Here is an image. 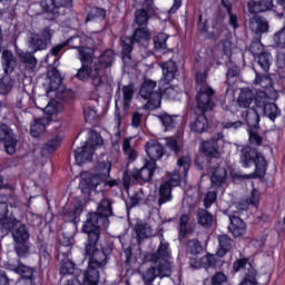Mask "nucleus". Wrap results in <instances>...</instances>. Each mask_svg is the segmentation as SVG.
I'll use <instances>...</instances> for the list:
<instances>
[{"mask_svg":"<svg viewBox=\"0 0 285 285\" xmlns=\"http://www.w3.org/2000/svg\"><path fill=\"white\" fill-rule=\"evenodd\" d=\"M85 257L88 259V267L85 271V285H99L101 268L108 265V254L104 249L97 248L101 234L85 232Z\"/></svg>","mask_w":285,"mask_h":285,"instance_id":"nucleus-1","label":"nucleus"},{"mask_svg":"<svg viewBox=\"0 0 285 285\" xmlns=\"http://www.w3.org/2000/svg\"><path fill=\"white\" fill-rule=\"evenodd\" d=\"M78 49V59L81 63V67L77 70L75 75L78 81H88L90 79L94 88H100L106 83V76L99 73L98 67H95V51L88 47H73Z\"/></svg>","mask_w":285,"mask_h":285,"instance_id":"nucleus-2","label":"nucleus"},{"mask_svg":"<svg viewBox=\"0 0 285 285\" xmlns=\"http://www.w3.org/2000/svg\"><path fill=\"white\" fill-rule=\"evenodd\" d=\"M110 217H115L112 200L104 198L98 203L96 212L87 214L81 232L101 234L102 228L107 230L110 226Z\"/></svg>","mask_w":285,"mask_h":285,"instance_id":"nucleus-3","label":"nucleus"},{"mask_svg":"<svg viewBox=\"0 0 285 285\" xmlns=\"http://www.w3.org/2000/svg\"><path fill=\"white\" fill-rule=\"evenodd\" d=\"M254 86H259L264 90L273 88V78L271 77V66H273V55L271 52H262L254 58Z\"/></svg>","mask_w":285,"mask_h":285,"instance_id":"nucleus-4","label":"nucleus"},{"mask_svg":"<svg viewBox=\"0 0 285 285\" xmlns=\"http://www.w3.org/2000/svg\"><path fill=\"white\" fill-rule=\"evenodd\" d=\"M206 79V72H196V104L198 110H203V112H210V110L215 108V89L208 85Z\"/></svg>","mask_w":285,"mask_h":285,"instance_id":"nucleus-5","label":"nucleus"},{"mask_svg":"<svg viewBox=\"0 0 285 285\" xmlns=\"http://www.w3.org/2000/svg\"><path fill=\"white\" fill-rule=\"evenodd\" d=\"M240 164L243 168L255 166V171L248 175L249 179H257L266 175V158L257 149L247 146L240 150Z\"/></svg>","mask_w":285,"mask_h":285,"instance_id":"nucleus-6","label":"nucleus"},{"mask_svg":"<svg viewBox=\"0 0 285 285\" xmlns=\"http://www.w3.org/2000/svg\"><path fill=\"white\" fill-rule=\"evenodd\" d=\"M163 79L158 82V90L160 91V97H167L168 99H175L177 97V91L175 87L170 85V81H174L175 77H177V62L173 60H168L163 62Z\"/></svg>","mask_w":285,"mask_h":285,"instance_id":"nucleus-7","label":"nucleus"},{"mask_svg":"<svg viewBox=\"0 0 285 285\" xmlns=\"http://www.w3.org/2000/svg\"><path fill=\"white\" fill-rule=\"evenodd\" d=\"M2 68L4 76L0 78V95H9L12 91V86H14V80H12V72L17 68V58L12 51L6 49L2 51Z\"/></svg>","mask_w":285,"mask_h":285,"instance_id":"nucleus-8","label":"nucleus"},{"mask_svg":"<svg viewBox=\"0 0 285 285\" xmlns=\"http://www.w3.org/2000/svg\"><path fill=\"white\" fill-rule=\"evenodd\" d=\"M157 88V81L151 79H145L140 86L139 95L141 99H145L147 104H145V110H157V108H161V94Z\"/></svg>","mask_w":285,"mask_h":285,"instance_id":"nucleus-9","label":"nucleus"},{"mask_svg":"<svg viewBox=\"0 0 285 285\" xmlns=\"http://www.w3.org/2000/svg\"><path fill=\"white\" fill-rule=\"evenodd\" d=\"M224 142V134L218 132L212 139L203 141L200 146L202 153L209 159H218L219 144Z\"/></svg>","mask_w":285,"mask_h":285,"instance_id":"nucleus-10","label":"nucleus"},{"mask_svg":"<svg viewBox=\"0 0 285 285\" xmlns=\"http://www.w3.org/2000/svg\"><path fill=\"white\" fill-rule=\"evenodd\" d=\"M0 141L4 144V150L8 155H14L17 153V137L10 126L6 124L0 125Z\"/></svg>","mask_w":285,"mask_h":285,"instance_id":"nucleus-11","label":"nucleus"},{"mask_svg":"<svg viewBox=\"0 0 285 285\" xmlns=\"http://www.w3.org/2000/svg\"><path fill=\"white\" fill-rule=\"evenodd\" d=\"M72 0H51V4L48 0H41L40 7L45 14H50L51 19H55L59 14V8H70Z\"/></svg>","mask_w":285,"mask_h":285,"instance_id":"nucleus-12","label":"nucleus"},{"mask_svg":"<svg viewBox=\"0 0 285 285\" xmlns=\"http://www.w3.org/2000/svg\"><path fill=\"white\" fill-rule=\"evenodd\" d=\"M146 154L149 158V163L157 164L164 155H166V150L164 149V145H161L157 140H149L145 146Z\"/></svg>","mask_w":285,"mask_h":285,"instance_id":"nucleus-13","label":"nucleus"},{"mask_svg":"<svg viewBox=\"0 0 285 285\" xmlns=\"http://www.w3.org/2000/svg\"><path fill=\"white\" fill-rule=\"evenodd\" d=\"M155 170H157V164L146 160L145 165L140 169L134 170L131 175L136 181H150L155 175Z\"/></svg>","mask_w":285,"mask_h":285,"instance_id":"nucleus-14","label":"nucleus"},{"mask_svg":"<svg viewBox=\"0 0 285 285\" xmlns=\"http://www.w3.org/2000/svg\"><path fill=\"white\" fill-rule=\"evenodd\" d=\"M85 205L81 202H77L71 209H63L62 217L65 222H69L73 224V226H78L81 222V215L83 214Z\"/></svg>","mask_w":285,"mask_h":285,"instance_id":"nucleus-15","label":"nucleus"},{"mask_svg":"<svg viewBox=\"0 0 285 285\" xmlns=\"http://www.w3.org/2000/svg\"><path fill=\"white\" fill-rule=\"evenodd\" d=\"M170 39L168 33L158 32L153 41H154V55L158 57V55H170V48H168L167 41Z\"/></svg>","mask_w":285,"mask_h":285,"instance_id":"nucleus-16","label":"nucleus"},{"mask_svg":"<svg viewBox=\"0 0 285 285\" xmlns=\"http://www.w3.org/2000/svg\"><path fill=\"white\" fill-rule=\"evenodd\" d=\"M16 55L20 63L26 66L28 72H35V69L37 68V57H35V51H23L22 49H19V47H16Z\"/></svg>","mask_w":285,"mask_h":285,"instance_id":"nucleus-17","label":"nucleus"},{"mask_svg":"<svg viewBox=\"0 0 285 285\" xmlns=\"http://www.w3.org/2000/svg\"><path fill=\"white\" fill-rule=\"evenodd\" d=\"M112 61H115V52L107 49L100 55L97 61H94V66L99 69L101 77H106V68H110V66H112Z\"/></svg>","mask_w":285,"mask_h":285,"instance_id":"nucleus-18","label":"nucleus"},{"mask_svg":"<svg viewBox=\"0 0 285 285\" xmlns=\"http://www.w3.org/2000/svg\"><path fill=\"white\" fill-rule=\"evenodd\" d=\"M72 41H80L79 36H72L65 42L53 46L46 57L47 63H50V59H52V65L57 66V63H59V59H57L59 52H61L66 46H72Z\"/></svg>","mask_w":285,"mask_h":285,"instance_id":"nucleus-19","label":"nucleus"},{"mask_svg":"<svg viewBox=\"0 0 285 285\" xmlns=\"http://www.w3.org/2000/svg\"><path fill=\"white\" fill-rule=\"evenodd\" d=\"M229 226L228 230L234 235V237H242L246 235V222L239 218L238 215H229Z\"/></svg>","mask_w":285,"mask_h":285,"instance_id":"nucleus-20","label":"nucleus"},{"mask_svg":"<svg viewBox=\"0 0 285 285\" xmlns=\"http://www.w3.org/2000/svg\"><path fill=\"white\" fill-rule=\"evenodd\" d=\"M248 10L250 14H259V12H268V10H273V0H249L247 2Z\"/></svg>","mask_w":285,"mask_h":285,"instance_id":"nucleus-21","label":"nucleus"},{"mask_svg":"<svg viewBox=\"0 0 285 285\" xmlns=\"http://www.w3.org/2000/svg\"><path fill=\"white\" fill-rule=\"evenodd\" d=\"M199 110L202 114L196 116L189 128L191 132H197L198 135H202L208 130V118L206 117L207 111H204L202 109Z\"/></svg>","mask_w":285,"mask_h":285,"instance_id":"nucleus-22","label":"nucleus"},{"mask_svg":"<svg viewBox=\"0 0 285 285\" xmlns=\"http://www.w3.org/2000/svg\"><path fill=\"white\" fill-rule=\"evenodd\" d=\"M73 153L78 166H81L82 164H86L88 161H92V157L95 155V151L88 145L78 147L77 149H75Z\"/></svg>","mask_w":285,"mask_h":285,"instance_id":"nucleus-23","label":"nucleus"},{"mask_svg":"<svg viewBox=\"0 0 285 285\" xmlns=\"http://www.w3.org/2000/svg\"><path fill=\"white\" fill-rule=\"evenodd\" d=\"M135 41L130 37H125L121 40V59L124 63L132 61V50H135Z\"/></svg>","mask_w":285,"mask_h":285,"instance_id":"nucleus-24","label":"nucleus"},{"mask_svg":"<svg viewBox=\"0 0 285 285\" xmlns=\"http://www.w3.org/2000/svg\"><path fill=\"white\" fill-rule=\"evenodd\" d=\"M218 249H217V255L218 257H226L228 255L229 250L233 248V238L229 237L226 234L218 235Z\"/></svg>","mask_w":285,"mask_h":285,"instance_id":"nucleus-25","label":"nucleus"},{"mask_svg":"<svg viewBox=\"0 0 285 285\" xmlns=\"http://www.w3.org/2000/svg\"><path fill=\"white\" fill-rule=\"evenodd\" d=\"M61 141H63V138H61L59 135L48 140L41 148V157L48 159V157H50V155L55 153L59 146H61Z\"/></svg>","mask_w":285,"mask_h":285,"instance_id":"nucleus-26","label":"nucleus"},{"mask_svg":"<svg viewBox=\"0 0 285 285\" xmlns=\"http://www.w3.org/2000/svg\"><path fill=\"white\" fill-rule=\"evenodd\" d=\"M226 177H228V171H226V168L222 166H216L212 168L210 170L212 186H223L224 181H226Z\"/></svg>","mask_w":285,"mask_h":285,"instance_id":"nucleus-27","label":"nucleus"},{"mask_svg":"<svg viewBox=\"0 0 285 285\" xmlns=\"http://www.w3.org/2000/svg\"><path fill=\"white\" fill-rule=\"evenodd\" d=\"M12 238L14 244L30 242V228L26 224H20L16 229L12 230Z\"/></svg>","mask_w":285,"mask_h":285,"instance_id":"nucleus-28","label":"nucleus"},{"mask_svg":"<svg viewBox=\"0 0 285 285\" xmlns=\"http://www.w3.org/2000/svg\"><path fill=\"white\" fill-rule=\"evenodd\" d=\"M97 186H99V179L95 176H88L80 181V190L82 195H91L97 190Z\"/></svg>","mask_w":285,"mask_h":285,"instance_id":"nucleus-29","label":"nucleus"},{"mask_svg":"<svg viewBox=\"0 0 285 285\" xmlns=\"http://www.w3.org/2000/svg\"><path fill=\"white\" fill-rule=\"evenodd\" d=\"M59 255H62L61 264H60V275H73L75 274V262L68 258L70 257V250L62 252Z\"/></svg>","mask_w":285,"mask_h":285,"instance_id":"nucleus-30","label":"nucleus"},{"mask_svg":"<svg viewBox=\"0 0 285 285\" xmlns=\"http://www.w3.org/2000/svg\"><path fill=\"white\" fill-rule=\"evenodd\" d=\"M196 217L199 226H203V228H206V229L213 228L214 217H213V214L208 212V209L198 208L196 213Z\"/></svg>","mask_w":285,"mask_h":285,"instance_id":"nucleus-31","label":"nucleus"},{"mask_svg":"<svg viewBox=\"0 0 285 285\" xmlns=\"http://www.w3.org/2000/svg\"><path fill=\"white\" fill-rule=\"evenodd\" d=\"M261 111L263 112V116L267 117V119H269V121H273V124H275L277 117H282V109H279V107L275 102H269L268 105L263 107Z\"/></svg>","mask_w":285,"mask_h":285,"instance_id":"nucleus-32","label":"nucleus"},{"mask_svg":"<svg viewBox=\"0 0 285 285\" xmlns=\"http://www.w3.org/2000/svg\"><path fill=\"white\" fill-rule=\"evenodd\" d=\"M134 232L136 233L137 242H141L150 237V226L144 220H137Z\"/></svg>","mask_w":285,"mask_h":285,"instance_id":"nucleus-33","label":"nucleus"},{"mask_svg":"<svg viewBox=\"0 0 285 285\" xmlns=\"http://www.w3.org/2000/svg\"><path fill=\"white\" fill-rule=\"evenodd\" d=\"M150 30H148V27H141L138 26L131 37H129L131 40H134L136 43H144L146 41H150Z\"/></svg>","mask_w":285,"mask_h":285,"instance_id":"nucleus-34","label":"nucleus"},{"mask_svg":"<svg viewBox=\"0 0 285 285\" xmlns=\"http://www.w3.org/2000/svg\"><path fill=\"white\" fill-rule=\"evenodd\" d=\"M0 224L2 233H6V235L11 233L12 235V232L19 228L21 220L14 218V216H6L2 220H0Z\"/></svg>","mask_w":285,"mask_h":285,"instance_id":"nucleus-35","label":"nucleus"},{"mask_svg":"<svg viewBox=\"0 0 285 285\" xmlns=\"http://www.w3.org/2000/svg\"><path fill=\"white\" fill-rule=\"evenodd\" d=\"M253 101H255V94H253V90L248 88L242 89L237 100L239 108L248 109Z\"/></svg>","mask_w":285,"mask_h":285,"instance_id":"nucleus-36","label":"nucleus"},{"mask_svg":"<svg viewBox=\"0 0 285 285\" xmlns=\"http://www.w3.org/2000/svg\"><path fill=\"white\" fill-rule=\"evenodd\" d=\"M266 90L271 91V90H273V87L269 89L262 88V90L256 91V95H254L255 106L259 110H262L263 108L268 106L271 102V97L268 96V92H266Z\"/></svg>","mask_w":285,"mask_h":285,"instance_id":"nucleus-37","label":"nucleus"},{"mask_svg":"<svg viewBox=\"0 0 285 285\" xmlns=\"http://www.w3.org/2000/svg\"><path fill=\"white\" fill-rule=\"evenodd\" d=\"M28 46L32 52H39L41 50H46L48 45L43 42L39 33H31L28 38Z\"/></svg>","mask_w":285,"mask_h":285,"instance_id":"nucleus-38","label":"nucleus"},{"mask_svg":"<svg viewBox=\"0 0 285 285\" xmlns=\"http://www.w3.org/2000/svg\"><path fill=\"white\" fill-rule=\"evenodd\" d=\"M38 255H39L40 268H48V266H50V262L52 259V256L50 255V252L48 250V244L41 243V245L38 248Z\"/></svg>","mask_w":285,"mask_h":285,"instance_id":"nucleus-39","label":"nucleus"},{"mask_svg":"<svg viewBox=\"0 0 285 285\" xmlns=\"http://www.w3.org/2000/svg\"><path fill=\"white\" fill-rule=\"evenodd\" d=\"M170 199H173V187L168 183H163L159 187L158 206H164Z\"/></svg>","mask_w":285,"mask_h":285,"instance_id":"nucleus-40","label":"nucleus"},{"mask_svg":"<svg viewBox=\"0 0 285 285\" xmlns=\"http://www.w3.org/2000/svg\"><path fill=\"white\" fill-rule=\"evenodd\" d=\"M135 97V85L129 83L122 87V108L128 110L130 104H132V98Z\"/></svg>","mask_w":285,"mask_h":285,"instance_id":"nucleus-41","label":"nucleus"},{"mask_svg":"<svg viewBox=\"0 0 285 285\" xmlns=\"http://www.w3.org/2000/svg\"><path fill=\"white\" fill-rule=\"evenodd\" d=\"M245 120L249 128H255V130H257V128H259V121H262L259 111L255 108L247 109L245 112Z\"/></svg>","mask_w":285,"mask_h":285,"instance_id":"nucleus-42","label":"nucleus"},{"mask_svg":"<svg viewBox=\"0 0 285 285\" xmlns=\"http://www.w3.org/2000/svg\"><path fill=\"white\" fill-rule=\"evenodd\" d=\"M104 19H106V10L99 7H94L87 14L86 23H89V21L99 23V21H104Z\"/></svg>","mask_w":285,"mask_h":285,"instance_id":"nucleus-43","label":"nucleus"},{"mask_svg":"<svg viewBox=\"0 0 285 285\" xmlns=\"http://www.w3.org/2000/svg\"><path fill=\"white\" fill-rule=\"evenodd\" d=\"M188 222H190V217L186 214H183L179 218V227H178L179 242H184L188 233H190V229H188Z\"/></svg>","mask_w":285,"mask_h":285,"instance_id":"nucleus-44","label":"nucleus"},{"mask_svg":"<svg viewBox=\"0 0 285 285\" xmlns=\"http://www.w3.org/2000/svg\"><path fill=\"white\" fill-rule=\"evenodd\" d=\"M239 285H259V282L257 281V269L253 267V264H249V267H247V273H245Z\"/></svg>","mask_w":285,"mask_h":285,"instance_id":"nucleus-45","label":"nucleus"},{"mask_svg":"<svg viewBox=\"0 0 285 285\" xmlns=\"http://www.w3.org/2000/svg\"><path fill=\"white\" fill-rule=\"evenodd\" d=\"M101 144H104V138H101V135H99V132L96 130H90L85 145L91 148V150L96 151L97 147L101 146Z\"/></svg>","mask_w":285,"mask_h":285,"instance_id":"nucleus-46","label":"nucleus"},{"mask_svg":"<svg viewBox=\"0 0 285 285\" xmlns=\"http://www.w3.org/2000/svg\"><path fill=\"white\" fill-rule=\"evenodd\" d=\"M156 271L158 273V277L164 279V277H170V275H173V265H170V262L161 259L156 267Z\"/></svg>","mask_w":285,"mask_h":285,"instance_id":"nucleus-47","label":"nucleus"},{"mask_svg":"<svg viewBox=\"0 0 285 285\" xmlns=\"http://www.w3.org/2000/svg\"><path fill=\"white\" fill-rule=\"evenodd\" d=\"M13 250L19 259H26L30 256V242L27 243H14Z\"/></svg>","mask_w":285,"mask_h":285,"instance_id":"nucleus-48","label":"nucleus"},{"mask_svg":"<svg viewBox=\"0 0 285 285\" xmlns=\"http://www.w3.org/2000/svg\"><path fill=\"white\" fill-rule=\"evenodd\" d=\"M134 14L136 26L141 27H148V21H150V18L153 17L144 9H137Z\"/></svg>","mask_w":285,"mask_h":285,"instance_id":"nucleus-49","label":"nucleus"},{"mask_svg":"<svg viewBox=\"0 0 285 285\" xmlns=\"http://www.w3.org/2000/svg\"><path fill=\"white\" fill-rule=\"evenodd\" d=\"M227 66V72H226V86H233L235 82L232 79H235V77L239 76V67L237 65L233 63V61H229L226 63Z\"/></svg>","mask_w":285,"mask_h":285,"instance_id":"nucleus-50","label":"nucleus"},{"mask_svg":"<svg viewBox=\"0 0 285 285\" xmlns=\"http://www.w3.org/2000/svg\"><path fill=\"white\" fill-rule=\"evenodd\" d=\"M18 275H20L22 279L29 282V284L35 282V268L26 266L23 263H21L20 268H18Z\"/></svg>","mask_w":285,"mask_h":285,"instance_id":"nucleus-51","label":"nucleus"},{"mask_svg":"<svg viewBox=\"0 0 285 285\" xmlns=\"http://www.w3.org/2000/svg\"><path fill=\"white\" fill-rule=\"evenodd\" d=\"M159 246L157 253L161 259L170 258V244L164 239V235L159 236Z\"/></svg>","mask_w":285,"mask_h":285,"instance_id":"nucleus-52","label":"nucleus"},{"mask_svg":"<svg viewBox=\"0 0 285 285\" xmlns=\"http://www.w3.org/2000/svg\"><path fill=\"white\" fill-rule=\"evenodd\" d=\"M160 124L164 126L165 130H173L175 128V117L168 115V112H163L157 116Z\"/></svg>","mask_w":285,"mask_h":285,"instance_id":"nucleus-53","label":"nucleus"},{"mask_svg":"<svg viewBox=\"0 0 285 285\" xmlns=\"http://www.w3.org/2000/svg\"><path fill=\"white\" fill-rule=\"evenodd\" d=\"M43 132H46V125H43L40 119L35 120V122L31 124L30 127L31 137H35V139H37L41 137Z\"/></svg>","mask_w":285,"mask_h":285,"instance_id":"nucleus-54","label":"nucleus"},{"mask_svg":"<svg viewBox=\"0 0 285 285\" xmlns=\"http://www.w3.org/2000/svg\"><path fill=\"white\" fill-rule=\"evenodd\" d=\"M247 135L250 146H262L264 144V137L258 131L247 129Z\"/></svg>","mask_w":285,"mask_h":285,"instance_id":"nucleus-55","label":"nucleus"},{"mask_svg":"<svg viewBox=\"0 0 285 285\" xmlns=\"http://www.w3.org/2000/svg\"><path fill=\"white\" fill-rule=\"evenodd\" d=\"M157 277H159V274L157 272V267H149L145 275L142 276V279L145 282L146 285H151L153 282H155V279H157Z\"/></svg>","mask_w":285,"mask_h":285,"instance_id":"nucleus-56","label":"nucleus"},{"mask_svg":"<svg viewBox=\"0 0 285 285\" xmlns=\"http://www.w3.org/2000/svg\"><path fill=\"white\" fill-rule=\"evenodd\" d=\"M249 52L253 55L254 59L255 57H258V55H262L264 51V45L259 40L252 41L249 46Z\"/></svg>","mask_w":285,"mask_h":285,"instance_id":"nucleus-57","label":"nucleus"},{"mask_svg":"<svg viewBox=\"0 0 285 285\" xmlns=\"http://www.w3.org/2000/svg\"><path fill=\"white\" fill-rule=\"evenodd\" d=\"M43 112L45 115H49V117L57 115V112H59V102L55 99L50 100L43 108Z\"/></svg>","mask_w":285,"mask_h":285,"instance_id":"nucleus-58","label":"nucleus"},{"mask_svg":"<svg viewBox=\"0 0 285 285\" xmlns=\"http://www.w3.org/2000/svg\"><path fill=\"white\" fill-rule=\"evenodd\" d=\"M188 250L190 255H199L204 250V247L198 239H191L188 242Z\"/></svg>","mask_w":285,"mask_h":285,"instance_id":"nucleus-59","label":"nucleus"},{"mask_svg":"<svg viewBox=\"0 0 285 285\" xmlns=\"http://www.w3.org/2000/svg\"><path fill=\"white\" fill-rule=\"evenodd\" d=\"M38 35L46 46L52 43V29L50 27L42 28Z\"/></svg>","mask_w":285,"mask_h":285,"instance_id":"nucleus-60","label":"nucleus"},{"mask_svg":"<svg viewBox=\"0 0 285 285\" xmlns=\"http://www.w3.org/2000/svg\"><path fill=\"white\" fill-rule=\"evenodd\" d=\"M177 166L179 168H183V173L186 177L188 175V171L190 170V158L188 156H181L177 160Z\"/></svg>","mask_w":285,"mask_h":285,"instance_id":"nucleus-61","label":"nucleus"},{"mask_svg":"<svg viewBox=\"0 0 285 285\" xmlns=\"http://www.w3.org/2000/svg\"><path fill=\"white\" fill-rule=\"evenodd\" d=\"M197 30L199 35H208V20L204 21V14L199 13L197 20Z\"/></svg>","mask_w":285,"mask_h":285,"instance_id":"nucleus-62","label":"nucleus"},{"mask_svg":"<svg viewBox=\"0 0 285 285\" xmlns=\"http://www.w3.org/2000/svg\"><path fill=\"white\" fill-rule=\"evenodd\" d=\"M228 282V276L224 272H217L212 276V285H223Z\"/></svg>","mask_w":285,"mask_h":285,"instance_id":"nucleus-63","label":"nucleus"},{"mask_svg":"<svg viewBox=\"0 0 285 285\" xmlns=\"http://www.w3.org/2000/svg\"><path fill=\"white\" fill-rule=\"evenodd\" d=\"M236 209L230 210L229 215H242V213H246L248 210V202L242 200L234 205Z\"/></svg>","mask_w":285,"mask_h":285,"instance_id":"nucleus-64","label":"nucleus"}]
</instances>
